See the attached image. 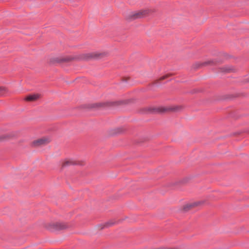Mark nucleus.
<instances>
[{
	"label": "nucleus",
	"instance_id": "5",
	"mask_svg": "<svg viewBox=\"0 0 249 249\" xmlns=\"http://www.w3.org/2000/svg\"><path fill=\"white\" fill-rule=\"evenodd\" d=\"M14 137V134H13L12 135L7 134V135L2 136L1 137H0V141L4 140H9L12 138H13Z\"/></svg>",
	"mask_w": 249,
	"mask_h": 249
},
{
	"label": "nucleus",
	"instance_id": "7",
	"mask_svg": "<svg viewBox=\"0 0 249 249\" xmlns=\"http://www.w3.org/2000/svg\"><path fill=\"white\" fill-rule=\"evenodd\" d=\"M204 92V89L203 88H197L193 89L191 93H198L200 92Z\"/></svg>",
	"mask_w": 249,
	"mask_h": 249
},
{
	"label": "nucleus",
	"instance_id": "8",
	"mask_svg": "<svg viewBox=\"0 0 249 249\" xmlns=\"http://www.w3.org/2000/svg\"><path fill=\"white\" fill-rule=\"evenodd\" d=\"M8 89L5 86H0V93H4L8 92Z\"/></svg>",
	"mask_w": 249,
	"mask_h": 249
},
{
	"label": "nucleus",
	"instance_id": "11",
	"mask_svg": "<svg viewBox=\"0 0 249 249\" xmlns=\"http://www.w3.org/2000/svg\"><path fill=\"white\" fill-rule=\"evenodd\" d=\"M71 164V161H66L63 164V166H65L66 165H69V164Z\"/></svg>",
	"mask_w": 249,
	"mask_h": 249
},
{
	"label": "nucleus",
	"instance_id": "2",
	"mask_svg": "<svg viewBox=\"0 0 249 249\" xmlns=\"http://www.w3.org/2000/svg\"><path fill=\"white\" fill-rule=\"evenodd\" d=\"M167 77V75L162 76L160 77L159 79H158L155 83L153 85L150 86L148 88V90L146 91L145 90H143L142 92H146V91H155V88L159 86L160 84V81H161L163 79H165Z\"/></svg>",
	"mask_w": 249,
	"mask_h": 249
},
{
	"label": "nucleus",
	"instance_id": "4",
	"mask_svg": "<svg viewBox=\"0 0 249 249\" xmlns=\"http://www.w3.org/2000/svg\"><path fill=\"white\" fill-rule=\"evenodd\" d=\"M40 97V94H30L26 97L24 100L26 101H34Z\"/></svg>",
	"mask_w": 249,
	"mask_h": 249
},
{
	"label": "nucleus",
	"instance_id": "1",
	"mask_svg": "<svg viewBox=\"0 0 249 249\" xmlns=\"http://www.w3.org/2000/svg\"><path fill=\"white\" fill-rule=\"evenodd\" d=\"M148 13L149 11L147 10L132 13V14L130 15V18L131 19L141 18L147 16L148 14Z\"/></svg>",
	"mask_w": 249,
	"mask_h": 249
},
{
	"label": "nucleus",
	"instance_id": "6",
	"mask_svg": "<svg viewBox=\"0 0 249 249\" xmlns=\"http://www.w3.org/2000/svg\"><path fill=\"white\" fill-rule=\"evenodd\" d=\"M220 69H221V71L222 72H229L231 71V69L228 66L222 67L220 68Z\"/></svg>",
	"mask_w": 249,
	"mask_h": 249
},
{
	"label": "nucleus",
	"instance_id": "9",
	"mask_svg": "<svg viewBox=\"0 0 249 249\" xmlns=\"http://www.w3.org/2000/svg\"><path fill=\"white\" fill-rule=\"evenodd\" d=\"M126 82L123 81L117 86L116 88L118 89H122L126 87Z\"/></svg>",
	"mask_w": 249,
	"mask_h": 249
},
{
	"label": "nucleus",
	"instance_id": "3",
	"mask_svg": "<svg viewBox=\"0 0 249 249\" xmlns=\"http://www.w3.org/2000/svg\"><path fill=\"white\" fill-rule=\"evenodd\" d=\"M50 142V140L48 138H42L37 140L33 142L32 144L35 146H39L42 144H45L48 143Z\"/></svg>",
	"mask_w": 249,
	"mask_h": 249
},
{
	"label": "nucleus",
	"instance_id": "10",
	"mask_svg": "<svg viewBox=\"0 0 249 249\" xmlns=\"http://www.w3.org/2000/svg\"><path fill=\"white\" fill-rule=\"evenodd\" d=\"M195 205H196V204H189V205H186L185 206H184L183 209L185 211H186V210H188L189 208L194 206Z\"/></svg>",
	"mask_w": 249,
	"mask_h": 249
},
{
	"label": "nucleus",
	"instance_id": "12",
	"mask_svg": "<svg viewBox=\"0 0 249 249\" xmlns=\"http://www.w3.org/2000/svg\"><path fill=\"white\" fill-rule=\"evenodd\" d=\"M65 228V227L64 226H60V227H59V228L60 229H64Z\"/></svg>",
	"mask_w": 249,
	"mask_h": 249
},
{
	"label": "nucleus",
	"instance_id": "13",
	"mask_svg": "<svg viewBox=\"0 0 249 249\" xmlns=\"http://www.w3.org/2000/svg\"><path fill=\"white\" fill-rule=\"evenodd\" d=\"M167 110V109H163L161 111H162V112L165 111H166Z\"/></svg>",
	"mask_w": 249,
	"mask_h": 249
}]
</instances>
